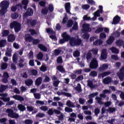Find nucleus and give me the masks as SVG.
<instances>
[{"instance_id":"22","label":"nucleus","mask_w":124,"mask_h":124,"mask_svg":"<svg viewBox=\"0 0 124 124\" xmlns=\"http://www.w3.org/2000/svg\"><path fill=\"white\" fill-rule=\"evenodd\" d=\"M83 28L84 29V31H86L87 32L92 31V29L90 28V24H83Z\"/></svg>"},{"instance_id":"30","label":"nucleus","mask_w":124,"mask_h":124,"mask_svg":"<svg viewBox=\"0 0 124 124\" xmlns=\"http://www.w3.org/2000/svg\"><path fill=\"white\" fill-rule=\"evenodd\" d=\"M7 44L6 42V40H1L0 41V47L2 48V47H5Z\"/></svg>"},{"instance_id":"62","label":"nucleus","mask_w":124,"mask_h":124,"mask_svg":"<svg viewBox=\"0 0 124 124\" xmlns=\"http://www.w3.org/2000/svg\"><path fill=\"white\" fill-rule=\"evenodd\" d=\"M48 10L49 12H53L54 11V6L52 4H50L48 5Z\"/></svg>"},{"instance_id":"34","label":"nucleus","mask_w":124,"mask_h":124,"mask_svg":"<svg viewBox=\"0 0 124 124\" xmlns=\"http://www.w3.org/2000/svg\"><path fill=\"white\" fill-rule=\"evenodd\" d=\"M11 52H12V49L9 48V47L7 48V51L5 53V55L7 57H11Z\"/></svg>"},{"instance_id":"43","label":"nucleus","mask_w":124,"mask_h":124,"mask_svg":"<svg viewBox=\"0 0 124 124\" xmlns=\"http://www.w3.org/2000/svg\"><path fill=\"white\" fill-rule=\"evenodd\" d=\"M83 79H84L83 75H80L75 79V81L76 82H80V81H82Z\"/></svg>"},{"instance_id":"2","label":"nucleus","mask_w":124,"mask_h":124,"mask_svg":"<svg viewBox=\"0 0 124 124\" xmlns=\"http://www.w3.org/2000/svg\"><path fill=\"white\" fill-rule=\"evenodd\" d=\"M22 25L21 23L16 21H14L13 22L10 24V28L12 30L14 29L15 32H19V31H21V28Z\"/></svg>"},{"instance_id":"14","label":"nucleus","mask_w":124,"mask_h":124,"mask_svg":"<svg viewBox=\"0 0 124 124\" xmlns=\"http://www.w3.org/2000/svg\"><path fill=\"white\" fill-rule=\"evenodd\" d=\"M108 64L104 63L102 65L100 66L99 68V71L102 72L103 71H105L107 69H108Z\"/></svg>"},{"instance_id":"41","label":"nucleus","mask_w":124,"mask_h":124,"mask_svg":"<svg viewBox=\"0 0 124 124\" xmlns=\"http://www.w3.org/2000/svg\"><path fill=\"white\" fill-rule=\"evenodd\" d=\"M40 70L42 71V72H45V71H47V67L45 65V64H43L40 68Z\"/></svg>"},{"instance_id":"23","label":"nucleus","mask_w":124,"mask_h":124,"mask_svg":"<svg viewBox=\"0 0 124 124\" xmlns=\"http://www.w3.org/2000/svg\"><path fill=\"white\" fill-rule=\"evenodd\" d=\"M66 106H68V107L75 108V105H74V103L71 102V101L69 100L66 102Z\"/></svg>"},{"instance_id":"5","label":"nucleus","mask_w":124,"mask_h":124,"mask_svg":"<svg viewBox=\"0 0 124 124\" xmlns=\"http://www.w3.org/2000/svg\"><path fill=\"white\" fill-rule=\"evenodd\" d=\"M7 113H8V117L12 118V119H18L19 116L18 113L14 112L13 110L11 109H7Z\"/></svg>"},{"instance_id":"47","label":"nucleus","mask_w":124,"mask_h":124,"mask_svg":"<svg viewBox=\"0 0 124 124\" xmlns=\"http://www.w3.org/2000/svg\"><path fill=\"white\" fill-rule=\"evenodd\" d=\"M82 37L83 39H86V40H88L89 38H90V34L85 33L83 35H82Z\"/></svg>"},{"instance_id":"32","label":"nucleus","mask_w":124,"mask_h":124,"mask_svg":"<svg viewBox=\"0 0 124 124\" xmlns=\"http://www.w3.org/2000/svg\"><path fill=\"white\" fill-rule=\"evenodd\" d=\"M57 69L59 70L61 73H65V69L63 68L62 65H59L57 67Z\"/></svg>"},{"instance_id":"50","label":"nucleus","mask_w":124,"mask_h":124,"mask_svg":"<svg viewBox=\"0 0 124 124\" xmlns=\"http://www.w3.org/2000/svg\"><path fill=\"white\" fill-rule=\"evenodd\" d=\"M57 63H59V64L61 63H62L63 61H62V56H59L57 59L56 61Z\"/></svg>"},{"instance_id":"39","label":"nucleus","mask_w":124,"mask_h":124,"mask_svg":"<svg viewBox=\"0 0 124 124\" xmlns=\"http://www.w3.org/2000/svg\"><path fill=\"white\" fill-rule=\"evenodd\" d=\"M7 66H8V65L7 64V63L5 62H3L1 63V69L2 70H5L6 68H7Z\"/></svg>"},{"instance_id":"51","label":"nucleus","mask_w":124,"mask_h":124,"mask_svg":"<svg viewBox=\"0 0 124 124\" xmlns=\"http://www.w3.org/2000/svg\"><path fill=\"white\" fill-rule=\"evenodd\" d=\"M65 111L67 113H71V112H73V109L71 108L70 107H65L64 109Z\"/></svg>"},{"instance_id":"20","label":"nucleus","mask_w":124,"mask_h":124,"mask_svg":"<svg viewBox=\"0 0 124 124\" xmlns=\"http://www.w3.org/2000/svg\"><path fill=\"white\" fill-rule=\"evenodd\" d=\"M103 82L104 84H105L106 85H108V84H110V83L112 82V78H111V77H110L105 78L103 79Z\"/></svg>"},{"instance_id":"64","label":"nucleus","mask_w":124,"mask_h":124,"mask_svg":"<svg viewBox=\"0 0 124 124\" xmlns=\"http://www.w3.org/2000/svg\"><path fill=\"white\" fill-rule=\"evenodd\" d=\"M19 17V14L17 13H15V14H13L12 15V18L13 19H17Z\"/></svg>"},{"instance_id":"10","label":"nucleus","mask_w":124,"mask_h":124,"mask_svg":"<svg viewBox=\"0 0 124 124\" xmlns=\"http://www.w3.org/2000/svg\"><path fill=\"white\" fill-rule=\"evenodd\" d=\"M8 6H9V2H8V1H2L0 4V7H1V8L7 9V8H8Z\"/></svg>"},{"instance_id":"16","label":"nucleus","mask_w":124,"mask_h":124,"mask_svg":"<svg viewBox=\"0 0 124 124\" xmlns=\"http://www.w3.org/2000/svg\"><path fill=\"white\" fill-rule=\"evenodd\" d=\"M106 59H107V53H106V50H104L101 54L100 59L101 61H103V60H106Z\"/></svg>"},{"instance_id":"13","label":"nucleus","mask_w":124,"mask_h":124,"mask_svg":"<svg viewBox=\"0 0 124 124\" xmlns=\"http://www.w3.org/2000/svg\"><path fill=\"white\" fill-rule=\"evenodd\" d=\"M111 74V72L108 71V72H104L101 74H99L98 75V78L99 79H101V78H104L105 76H108V75H110Z\"/></svg>"},{"instance_id":"17","label":"nucleus","mask_w":124,"mask_h":124,"mask_svg":"<svg viewBox=\"0 0 124 124\" xmlns=\"http://www.w3.org/2000/svg\"><path fill=\"white\" fill-rule=\"evenodd\" d=\"M115 41V37L113 36H109V38L107 40L106 43L108 45H111L113 44V43Z\"/></svg>"},{"instance_id":"28","label":"nucleus","mask_w":124,"mask_h":124,"mask_svg":"<svg viewBox=\"0 0 124 124\" xmlns=\"http://www.w3.org/2000/svg\"><path fill=\"white\" fill-rule=\"evenodd\" d=\"M8 89V85H0V93H4L5 90Z\"/></svg>"},{"instance_id":"26","label":"nucleus","mask_w":124,"mask_h":124,"mask_svg":"<svg viewBox=\"0 0 124 124\" xmlns=\"http://www.w3.org/2000/svg\"><path fill=\"white\" fill-rule=\"evenodd\" d=\"M21 3L23 5H24L23 7L24 9H25V10H27L28 4H29V0H22Z\"/></svg>"},{"instance_id":"19","label":"nucleus","mask_w":124,"mask_h":124,"mask_svg":"<svg viewBox=\"0 0 124 124\" xmlns=\"http://www.w3.org/2000/svg\"><path fill=\"white\" fill-rule=\"evenodd\" d=\"M120 21H121V17L118 16H116L113 18L112 24L117 25V24H119Z\"/></svg>"},{"instance_id":"18","label":"nucleus","mask_w":124,"mask_h":124,"mask_svg":"<svg viewBox=\"0 0 124 124\" xmlns=\"http://www.w3.org/2000/svg\"><path fill=\"white\" fill-rule=\"evenodd\" d=\"M15 39H16V37L15 35L13 34H10L8 36V41L9 42H14V41H15Z\"/></svg>"},{"instance_id":"31","label":"nucleus","mask_w":124,"mask_h":124,"mask_svg":"<svg viewBox=\"0 0 124 124\" xmlns=\"http://www.w3.org/2000/svg\"><path fill=\"white\" fill-rule=\"evenodd\" d=\"M87 86L92 89L95 88V86L93 85V82L91 80H88L87 81Z\"/></svg>"},{"instance_id":"7","label":"nucleus","mask_w":124,"mask_h":124,"mask_svg":"<svg viewBox=\"0 0 124 124\" xmlns=\"http://www.w3.org/2000/svg\"><path fill=\"white\" fill-rule=\"evenodd\" d=\"M62 37L66 41V42H68L69 41V44L71 43V40L73 37L70 36V35H68L66 32L63 33L62 35Z\"/></svg>"},{"instance_id":"44","label":"nucleus","mask_w":124,"mask_h":124,"mask_svg":"<svg viewBox=\"0 0 124 124\" xmlns=\"http://www.w3.org/2000/svg\"><path fill=\"white\" fill-rule=\"evenodd\" d=\"M19 63H18V66L21 67V68H23L24 65L23 64L24 63V59H20L19 61Z\"/></svg>"},{"instance_id":"38","label":"nucleus","mask_w":124,"mask_h":124,"mask_svg":"<svg viewBox=\"0 0 124 124\" xmlns=\"http://www.w3.org/2000/svg\"><path fill=\"white\" fill-rule=\"evenodd\" d=\"M110 50L112 53H113L114 54H119V53H120V51L119 50V49H117V48L115 47H112L110 48Z\"/></svg>"},{"instance_id":"4","label":"nucleus","mask_w":124,"mask_h":124,"mask_svg":"<svg viewBox=\"0 0 124 124\" xmlns=\"http://www.w3.org/2000/svg\"><path fill=\"white\" fill-rule=\"evenodd\" d=\"M89 67L91 69H96L98 67V61L95 58H93L91 61Z\"/></svg>"},{"instance_id":"55","label":"nucleus","mask_w":124,"mask_h":124,"mask_svg":"<svg viewBox=\"0 0 124 124\" xmlns=\"http://www.w3.org/2000/svg\"><path fill=\"white\" fill-rule=\"evenodd\" d=\"M41 13L43 15H47L48 13V9L45 8L44 9H42Z\"/></svg>"},{"instance_id":"12","label":"nucleus","mask_w":124,"mask_h":124,"mask_svg":"<svg viewBox=\"0 0 124 124\" xmlns=\"http://www.w3.org/2000/svg\"><path fill=\"white\" fill-rule=\"evenodd\" d=\"M33 15V11L31 8H28L25 13L24 14V16L28 17L29 16H32Z\"/></svg>"},{"instance_id":"37","label":"nucleus","mask_w":124,"mask_h":124,"mask_svg":"<svg viewBox=\"0 0 124 124\" xmlns=\"http://www.w3.org/2000/svg\"><path fill=\"white\" fill-rule=\"evenodd\" d=\"M33 83V81L31 79H27L25 81V84L26 86H31V84Z\"/></svg>"},{"instance_id":"35","label":"nucleus","mask_w":124,"mask_h":124,"mask_svg":"<svg viewBox=\"0 0 124 124\" xmlns=\"http://www.w3.org/2000/svg\"><path fill=\"white\" fill-rule=\"evenodd\" d=\"M17 108L19 109L21 112H24L26 110V107L22 104H19L17 105Z\"/></svg>"},{"instance_id":"36","label":"nucleus","mask_w":124,"mask_h":124,"mask_svg":"<svg viewBox=\"0 0 124 124\" xmlns=\"http://www.w3.org/2000/svg\"><path fill=\"white\" fill-rule=\"evenodd\" d=\"M124 41L122 39H119L117 40L116 42V45L117 46H123V45H124Z\"/></svg>"},{"instance_id":"42","label":"nucleus","mask_w":124,"mask_h":124,"mask_svg":"<svg viewBox=\"0 0 124 124\" xmlns=\"http://www.w3.org/2000/svg\"><path fill=\"white\" fill-rule=\"evenodd\" d=\"M89 75L91 77H96L97 76V72L95 71H91Z\"/></svg>"},{"instance_id":"48","label":"nucleus","mask_w":124,"mask_h":124,"mask_svg":"<svg viewBox=\"0 0 124 124\" xmlns=\"http://www.w3.org/2000/svg\"><path fill=\"white\" fill-rule=\"evenodd\" d=\"M40 42V40L39 39H33L32 43L33 45H37Z\"/></svg>"},{"instance_id":"15","label":"nucleus","mask_w":124,"mask_h":124,"mask_svg":"<svg viewBox=\"0 0 124 124\" xmlns=\"http://www.w3.org/2000/svg\"><path fill=\"white\" fill-rule=\"evenodd\" d=\"M12 97L13 98L16 99V100H18V101H20L21 102L25 100L24 97H22V96L20 95H14L12 96Z\"/></svg>"},{"instance_id":"29","label":"nucleus","mask_w":124,"mask_h":124,"mask_svg":"<svg viewBox=\"0 0 124 124\" xmlns=\"http://www.w3.org/2000/svg\"><path fill=\"white\" fill-rule=\"evenodd\" d=\"M42 83V78L39 77L35 80V84L36 86H40Z\"/></svg>"},{"instance_id":"53","label":"nucleus","mask_w":124,"mask_h":124,"mask_svg":"<svg viewBox=\"0 0 124 124\" xmlns=\"http://www.w3.org/2000/svg\"><path fill=\"white\" fill-rule=\"evenodd\" d=\"M0 99L3 100L4 102H7L8 103L9 101H10V98L9 97H0Z\"/></svg>"},{"instance_id":"45","label":"nucleus","mask_w":124,"mask_h":124,"mask_svg":"<svg viewBox=\"0 0 124 124\" xmlns=\"http://www.w3.org/2000/svg\"><path fill=\"white\" fill-rule=\"evenodd\" d=\"M7 12V9L1 8L0 10V15H4Z\"/></svg>"},{"instance_id":"56","label":"nucleus","mask_w":124,"mask_h":124,"mask_svg":"<svg viewBox=\"0 0 124 124\" xmlns=\"http://www.w3.org/2000/svg\"><path fill=\"white\" fill-rule=\"evenodd\" d=\"M107 111L108 112H109V113H114L116 111V108H115L109 107Z\"/></svg>"},{"instance_id":"40","label":"nucleus","mask_w":124,"mask_h":124,"mask_svg":"<svg viewBox=\"0 0 124 124\" xmlns=\"http://www.w3.org/2000/svg\"><path fill=\"white\" fill-rule=\"evenodd\" d=\"M61 53H62V50L61 49H56L54 50V55L56 56H59V55H60Z\"/></svg>"},{"instance_id":"52","label":"nucleus","mask_w":124,"mask_h":124,"mask_svg":"<svg viewBox=\"0 0 124 124\" xmlns=\"http://www.w3.org/2000/svg\"><path fill=\"white\" fill-rule=\"evenodd\" d=\"M37 59L38 60H42V59H43V54H42V52H39V54L37 55Z\"/></svg>"},{"instance_id":"8","label":"nucleus","mask_w":124,"mask_h":124,"mask_svg":"<svg viewBox=\"0 0 124 124\" xmlns=\"http://www.w3.org/2000/svg\"><path fill=\"white\" fill-rule=\"evenodd\" d=\"M37 20L36 19H32V18L27 19L26 21V24L28 26H31V27H34L36 25Z\"/></svg>"},{"instance_id":"54","label":"nucleus","mask_w":124,"mask_h":124,"mask_svg":"<svg viewBox=\"0 0 124 124\" xmlns=\"http://www.w3.org/2000/svg\"><path fill=\"white\" fill-rule=\"evenodd\" d=\"M102 31H103V28L99 27V28H97L95 32V33H100V32H102Z\"/></svg>"},{"instance_id":"9","label":"nucleus","mask_w":124,"mask_h":124,"mask_svg":"<svg viewBox=\"0 0 124 124\" xmlns=\"http://www.w3.org/2000/svg\"><path fill=\"white\" fill-rule=\"evenodd\" d=\"M9 78V75L7 72H4L3 75V78H2V82L4 84L8 83V78Z\"/></svg>"},{"instance_id":"6","label":"nucleus","mask_w":124,"mask_h":124,"mask_svg":"<svg viewBox=\"0 0 124 124\" xmlns=\"http://www.w3.org/2000/svg\"><path fill=\"white\" fill-rule=\"evenodd\" d=\"M117 76H118L120 81L122 82L124 80V66H122L119 71L117 72Z\"/></svg>"},{"instance_id":"60","label":"nucleus","mask_w":124,"mask_h":124,"mask_svg":"<svg viewBox=\"0 0 124 124\" xmlns=\"http://www.w3.org/2000/svg\"><path fill=\"white\" fill-rule=\"evenodd\" d=\"M82 71H83V70L80 69L77 70L75 71L74 72V73H75V74H78V75H80L82 74Z\"/></svg>"},{"instance_id":"57","label":"nucleus","mask_w":124,"mask_h":124,"mask_svg":"<svg viewBox=\"0 0 124 124\" xmlns=\"http://www.w3.org/2000/svg\"><path fill=\"white\" fill-rule=\"evenodd\" d=\"M73 56L75 58H77L78 57L80 56V52L78 51V50H76L75 51L74 53H73Z\"/></svg>"},{"instance_id":"63","label":"nucleus","mask_w":124,"mask_h":124,"mask_svg":"<svg viewBox=\"0 0 124 124\" xmlns=\"http://www.w3.org/2000/svg\"><path fill=\"white\" fill-rule=\"evenodd\" d=\"M73 24H74L73 21H72L71 20H69L67 23V26L69 28H70V27H72V25H73Z\"/></svg>"},{"instance_id":"61","label":"nucleus","mask_w":124,"mask_h":124,"mask_svg":"<svg viewBox=\"0 0 124 124\" xmlns=\"http://www.w3.org/2000/svg\"><path fill=\"white\" fill-rule=\"evenodd\" d=\"M29 31L31 33V35H34V34L36 35V34H37V32L34 29H30Z\"/></svg>"},{"instance_id":"27","label":"nucleus","mask_w":124,"mask_h":124,"mask_svg":"<svg viewBox=\"0 0 124 124\" xmlns=\"http://www.w3.org/2000/svg\"><path fill=\"white\" fill-rule=\"evenodd\" d=\"M65 9L67 13H70V3L67 2L65 4Z\"/></svg>"},{"instance_id":"59","label":"nucleus","mask_w":124,"mask_h":124,"mask_svg":"<svg viewBox=\"0 0 124 124\" xmlns=\"http://www.w3.org/2000/svg\"><path fill=\"white\" fill-rule=\"evenodd\" d=\"M31 75H33V76H36V75H37V70L35 69H32L31 71Z\"/></svg>"},{"instance_id":"24","label":"nucleus","mask_w":124,"mask_h":124,"mask_svg":"<svg viewBox=\"0 0 124 124\" xmlns=\"http://www.w3.org/2000/svg\"><path fill=\"white\" fill-rule=\"evenodd\" d=\"M103 44V41L101 40V39H98L93 42V45H94V46H98L99 45H101Z\"/></svg>"},{"instance_id":"11","label":"nucleus","mask_w":124,"mask_h":124,"mask_svg":"<svg viewBox=\"0 0 124 124\" xmlns=\"http://www.w3.org/2000/svg\"><path fill=\"white\" fill-rule=\"evenodd\" d=\"M54 113L57 114V115H60V114H61V111L57 109H54L53 110L52 108H50L47 112V114H48L49 116H52V115L54 114Z\"/></svg>"},{"instance_id":"3","label":"nucleus","mask_w":124,"mask_h":124,"mask_svg":"<svg viewBox=\"0 0 124 124\" xmlns=\"http://www.w3.org/2000/svg\"><path fill=\"white\" fill-rule=\"evenodd\" d=\"M82 39L81 38H76L73 37V38L71 40V43L70 44V46L71 47H75V46H80L82 44Z\"/></svg>"},{"instance_id":"58","label":"nucleus","mask_w":124,"mask_h":124,"mask_svg":"<svg viewBox=\"0 0 124 124\" xmlns=\"http://www.w3.org/2000/svg\"><path fill=\"white\" fill-rule=\"evenodd\" d=\"M26 41H28L29 42H31L33 40V38L31 36H27L25 38Z\"/></svg>"},{"instance_id":"46","label":"nucleus","mask_w":124,"mask_h":124,"mask_svg":"<svg viewBox=\"0 0 124 124\" xmlns=\"http://www.w3.org/2000/svg\"><path fill=\"white\" fill-rule=\"evenodd\" d=\"M97 95H98V93L96 92L92 94H89V98L93 99V97H94V96H96Z\"/></svg>"},{"instance_id":"25","label":"nucleus","mask_w":124,"mask_h":124,"mask_svg":"<svg viewBox=\"0 0 124 124\" xmlns=\"http://www.w3.org/2000/svg\"><path fill=\"white\" fill-rule=\"evenodd\" d=\"M38 47L42 51H43L44 52H47V47L45 46L44 45L39 44L38 45Z\"/></svg>"},{"instance_id":"33","label":"nucleus","mask_w":124,"mask_h":124,"mask_svg":"<svg viewBox=\"0 0 124 124\" xmlns=\"http://www.w3.org/2000/svg\"><path fill=\"white\" fill-rule=\"evenodd\" d=\"M9 33H10V31H9V30H4L2 32V36L3 37L8 36Z\"/></svg>"},{"instance_id":"21","label":"nucleus","mask_w":124,"mask_h":124,"mask_svg":"<svg viewBox=\"0 0 124 124\" xmlns=\"http://www.w3.org/2000/svg\"><path fill=\"white\" fill-rule=\"evenodd\" d=\"M103 13V10H98L94 13V18L96 19V17H100V14Z\"/></svg>"},{"instance_id":"1","label":"nucleus","mask_w":124,"mask_h":124,"mask_svg":"<svg viewBox=\"0 0 124 124\" xmlns=\"http://www.w3.org/2000/svg\"><path fill=\"white\" fill-rule=\"evenodd\" d=\"M107 93L110 94V93H111V91L107 89L103 90V93L100 94V97H96L95 99H96L97 102L98 104H100V105H103V102L102 101V98H106L107 101L109 100V97L106 95Z\"/></svg>"},{"instance_id":"49","label":"nucleus","mask_w":124,"mask_h":124,"mask_svg":"<svg viewBox=\"0 0 124 124\" xmlns=\"http://www.w3.org/2000/svg\"><path fill=\"white\" fill-rule=\"evenodd\" d=\"M23 123L25 124H32V123H33V122L32 120L26 119L24 121H23Z\"/></svg>"}]
</instances>
